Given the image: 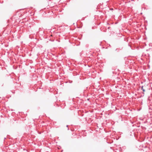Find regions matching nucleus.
I'll use <instances>...</instances> for the list:
<instances>
[{"label": "nucleus", "instance_id": "1", "mask_svg": "<svg viewBox=\"0 0 152 152\" xmlns=\"http://www.w3.org/2000/svg\"><path fill=\"white\" fill-rule=\"evenodd\" d=\"M121 50V49L119 48H116L115 49V51H117V52H119Z\"/></svg>", "mask_w": 152, "mask_h": 152}, {"label": "nucleus", "instance_id": "2", "mask_svg": "<svg viewBox=\"0 0 152 152\" xmlns=\"http://www.w3.org/2000/svg\"><path fill=\"white\" fill-rule=\"evenodd\" d=\"M143 88V86H142V87L141 89H142V91L143 92H145V89H144Z\"/></svg>", "mask_w": 152, "mask_h": 152}, {"label": "nucleus", "instance_id": "3", "mask_svg": "<svg viewBox=\"0 0 152 152\" xmlns=\"http://www.w3.org/2000/svg\"><path fill=\"white\" fill-rule=\"evenodd\" d=\"M66 127H68V125H66Z\"/></svg>", "mask_w": 152, "mask_h": 152}, {"label": "nucleus", "instance_id": "4", "mask_svg": "<svg viewBox=\"0 0 152 152\" xmlns=\"http://www.w3.org/2000/svg\"><path fill=\"white\" fill-rule=\"evenodd\" d=\"M67 130H69V128H68Z\"/></svg>", "mask_w": 152, "mask_h": 152}, {"label": "nucleus", "instance_id": "5", "mask_svg": "<svg viewBox=\"0 0 152 152\" xmlns=\"http://www.w3.org/2000/svg\"><path fill=\"white\" fill-rule=\"evenodd\" d=\"M110 28V27H108V28L109 29Z\"/></svg>", "mask_w": 152, "mask_h": 152}]
</instances>
